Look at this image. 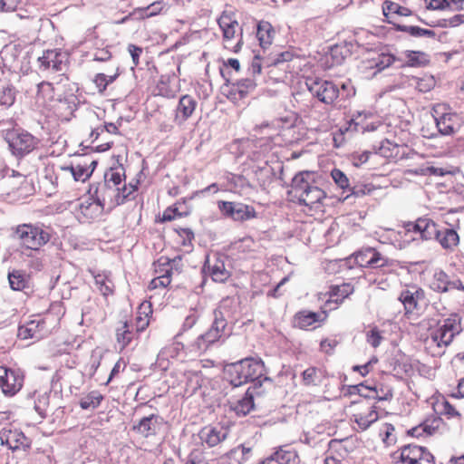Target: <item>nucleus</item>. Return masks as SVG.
<instances>
[{
    "label": "nucleus",
    "mask_w": 464,
    "mask_h": 464,
    "mask_svg": "<svg viewBox=\"0 0 464 464\" xmlns=\"http://www.w3.org/2000/svg\"><path fill=\"white\" fill-rule=\"evenodd\" d=\"M228 437V430L224 426L208 425L198 431V438L203 447L211 449L218 446Z\"/></svg>",
    "instance_id": "obj_20"
},
{
    "label": "nucleus",
    "mask_w": 464,
    "mask_h": 464,
    "mask_svg": "<svg viewBox=\"0 0 464 464\" xmlns=\"http://www.w3.org/2000/svg\"><path fill=\"white\" fill-rule=\"evenodd\" d=\"M96 165L97 161L82 157L75 163L67 167H63L62 169L70 171L73 176L74 180L85 181L92 176Z\"/></svg>",
    "instance_id": "obj_26"
},
{
    "label": "nucleus",
    "mask_w": 464,
    "mask_h": 464,
    "mask_svg": "<svg viewBox=\"0 0 464 464\" xmlns=\"http://www.w3.org/2000/svg\"><path fill=\"white\" fill-rule=\"evenodd\" d=\"M5 139L12 153L17 157L29 154L39 143L34 136L23 130H8Z\"/></svg>",
    "instance_id": "obj_11"
},
{
    "label": "nucleus",
    "mask_w": 464,
    "mask_h": 464,
    "mask_svg": "<svg viewBox=\"0 0 464 464\" xmlns=\"http://www.w3.org/2000/svg\"><path fill=\"white\" fill-rule=\"evenodd\" d=\"M64 55L58 50H47L38 58L40 68L43 70L63 71L65 66Z\"/></svg>",
    "instance_id": "obj_34"
},
{
    "label": "nucleus",
    "mask_w": 464,
    "mask_h": 464,
    "mask_svg": "<svg viewBox=\"0 0 464 464\" xmlns=\"http://www.w3.org/2000/svg\"><path fill=\"white\" fill-rule=\"evenodd\" d=\"M461 331V319L457 314H451L449 317L439 320L428 328L426 335L421 338L424 350L433 357L443 355L446 348Z\"/></svg>",
    "instance_id": "obj_2"
},
{
    "label": "nucleus",
    "mask_w": 464,
    "mask_h": 464,
    "mask_svg": "<svg viewBox=\"0 0 464 464\" xmlns=\"http://www.w3.org/2000/svg\"><path fill=\"white\" fill-rule=\"evenodd\" d=\"M182 218H186V212H179L178 208L173 204L165 208L162 214L156 218V222L166 223Z\"/></svg>",
    "instance_id": "obj_56"
},
{
    "label": "nucleus",
    "mask_w": 464,
    "mask_h": 464,
    "mask_svg": "<svg viewBox=\"0 0 464 464\" xmlns=\"http://www.w3.org/2000/svg\"><path fill=\"white\" fill-rule=\"evenodd\" d=\"M276 30L273 25L265 20L259 21L256 24V38L262 48L269 47L275 39Z\"/></svg>",
    "instance_id": "obj_43"
},
{
    "label": "nucleus",
    "mask_w": 464,
    "mask_h": 464,
    "mask_svg": "<svg viewBox=\"0 0 464 464\" xmlns=\"http://www.w3.org/2000/svg\"><path fill=\"white\" fill-rule=\"evenodd\" d=\"M367 389L373 392L372 395L378 401H388L392 398L393 391L392 389L384 383L374 384L373 386H366Z\"/></svg>",
    "instance_id": "obj_55"
},
{
    "label": "nucleus",
    "mask_w": 464,
    "mask_h": 464,
    "mask_svg": "<svg viewBox=\"0 0 464 464\" xmlns=\"http://www.w3.org/2000/svg\"><path fill=\"white\" fill-rule=\"evenodd\" d=\"M410 84L420 92H428L436 86V80L430 74H423L420 77L412 76Z\"/></svg>",
    "instance_id": "obj_49"
},
{
    "label": "nucleus",
    "mask_w": 464,
    "mask_h": 464,
    "mask_svg": "<svg viewBox=\"0 0 464 464\" xmlns=\"http://www.w3.org/2000/svg\"><path fill=\"white\" fill-rule=\"evenodd\" d=\"M398 299L403 305L405 315L410 318L419 310L420 303L425 299V292L420 286L410 285L401 292Z\"/></svg>",
    "instance_id": "obj_17"
},
{
    "label": "nucleus",
    "mask_w": 464,
    "mask_h": 464,
    "mask_svg": "<svg viewBox=\"0 0 464 464\" xmlns=\"http://www.w3.org/2000/svg\"><path fill=\"white\" fill-rule=\"evenodd\" d=\"M354 293V285L351 283H343L341 285H332L326 293L328 299L325 301V305L329 306L332 304H335L334 308L341 305L346 298Z\"/></svg>",
    "instance_id": "obj_30"
},
{
    "label": "nucleus",
    "mask_w": 464,
    "mask_h": 464,
    "mask_svg": "<svg viewBox=\"0 0 464 464\" xmlns=\"http://www.w3.org/2000/svg\"><path fill=\"white\" fill-rule=\"evenodd\" d=\"M302 375L304 385H316L320 379V370L316 367H309L303 372Z\"/></svg>",
    "instance_id": "obj_62"
},
{
    "label": "nucleus",
    "mask_w": 464,
    "mask_h": 464,
    "mask_svg": "<svg viewBox=\"0 0 464 464\" xmlns=\"http://www.w3.org/2000/svg\"><path fill=\"white\" fill-rule=\"evenodd\" d=\"M163 423V419L156 414L143 417L140 421L133 425L132 430L143 438H150L158 433L160 427Z\"/></svg>",
    "instance_id": "obj_28"
},
{
    "label": "nucleus",
    "mask_w": 464,
    "mask_h": 464,
    "mask_svg": "<svg viewBox=\"0 0 464 464\" xmlns=\"http://www.w3.org/2000/svg\"><path fill=\"white\" fill-rule=\"evenodd\" d=\"M119 73H115L114 75L110 76L104 73H97L94 75L92 82L95 84L98 92L100 94H103L107 89V86L112 83L117 79Z\"/></svg>",
    "instance_id": "obj_57"
},
{
    "label": "nucleus",
    "mask_w": 464,
    "mask_h": 464,
    "mask_svg": "<svg viewBox=\"0 0 464 464\" xmlns=\"http://www.w3.org/2000/svg\"><path fill=\"white\" fill-rule=\"evenodd\" d=\"M174 231L180 238V244L183 246H191L195 239L194 232L188 227H177Z\"/></svg>",
    "instance_id": "obj_63"
},
{
    "label": "nucleus",
    "mask_w": 464,
    "mask_h": 464,
    "mask_svg": "<svg viewBox=\"0 0 464 464\" xmlns=\"http://www.w3.org/2000/svg\"><path fill=\"white\" fill-rule=\"evenodd\" d=\"M433 410L438 416H445L448 420L456 419L462 420V414L457 408L448 401L444 397L437 399L433 403Z\"/></svg>",
    "instance_id": "obj_45"
},
{
    "label": "nucleus",
    "mask_w": 464,
    "mask_h": 464,
    "mask_svg": "<svg viewBox=\"0 0 464 464\" xmlns=\"http://www.w3.org/2000/svg\"><path fill=\"white\" fill-rule=\"evenodd\" d=\"M205 333L208 334V338L212 339L216 343L229 335L227 321L225 318L221 308L214 311V321L210 328Z\"/></svg>",
    "instance_id": "obj_32"
},
{
    "label": "nucleus",
    "mask_w": 464,
    "mask_h": 464,
    "mask_svg": "<svg viewBox=\"0 0 464 464\" xmlns=\"http://www.w3.org/2000/svg\"><path fill=\"white\" fill-rule=\"evenodd\" d=\"M224 372L227 382L235 387L257 382L260 388L262 382H271V380L265 376V363L261 359L248 357L228 363Z\"/></svg>",
    "instance_id": "obj_4"
},
{
    "label": "nucleus",
    "mask_w": 464,
    "mask_h": 464,
    "mask_svg": "<svg viewBox=\"0 0 464 464\" xmlns=\"http://www.w3.org/2000/svg\"><path fill=\"white\" fill-rule=\"evenodd\" d=\"M24 380L20 371L0 366V388L5 396L15 395L23 388Z\"/></svg>",
    "instance_id": "obj_14"
},
{
    "label": "nucleus",
    "mask_w": 464,
    "mask_h": 464,
    "mask_svg": "<svg viewBox=\"0 0 464 464\" xmlns=\"http://www.w3.org/2000/svg\"><path fill=\"white\" fill-rule=\"evenodd\" d=\"M35 104L53 111L59 118L69 120L76 107L74 84L62 73L53 81H43L37 84Z\"/></svg>",
    "instance_id": "obj_1"
},
{
    "label": "nucleus",
    "mask_w": 464,
    "mask_h": 464,
    "mask_svg": "<svg viewBox=\"0 0 464 464\" xmlns=\"http://www.w3.org/2000/svg\"><path fill=\"white\" fill-rule=\"evenodd\" d=\"M305 84L311 94L321 102L334 105L340 96L338 85L321 78H307Z\"/></svg>",
    "instance_id": "obj_10"
},
{
    "label": "nucleus",
    "mask_w": 464,
    "mask_h": 464,
    "mask_svg": "<svg viewBox=\"0 0 464 464\" xmlns=\"http://www.w3.org/2000/svg\"><path fill=\"white\" fill-rule=\"evenodd\" d=\"M95 285L102 295L105 297L112 295L114 285L111 279L105 274H97L94 276Z\"/></svg>",
    "instance_id": "obj_53"
},
{
    "label": "nucleus",
    "mask_w": 464,
    "mask_h": 464,
    "mask_svg": "<svg viewBox=\"0 0 464 464\" xmlns=\"http://www.w3.org/2000/svg\"><path fill=\"white\" fill-rule=\"evenodd\" d=\"M353 419L361 430H365L379 419L377 407L367 400L357 401L353 405Z\"/></svg>",
    "instance_id": "obj_12"
},
{
    "label": "nucleus",
    "mask_w": 464,
    "mask_h": 464,
    "mask_svg": "<svg viewBox=\"0 0 464 464\" xmlns=\"http://www.w3.org/2000/svg\"><path fill=\"white\" fill-rule=\"evenodd\" d=\"M382 126L380 116L371 111L357 112L349 121L348 130L355 132H372Z\"/></svg>",
    "instance_id": "obj_16"
},
{
    "label": "nucleus",
    "mask_w": 464,
    "mask_h": 464,
    "mask_svg": "<svg viewBox=\"0 0 464 464\" xmlns=\"http://www.w3.org/2000/svg\"><path fill=\"white\" fill-rule=\"evenodd\" d=\"M10 287L14 291H26L32 288L31 275L22 269H13L7 276Z\"/></svg>",
    "instance_id": "obj_39"
},
{
    "label": "nucleus",
    "mask_w": 464,
    "mask_h": 464,
    "mask_svg": "<svg viewBox=\"0 0 464 464\" xmlns=\"http://www.w3.org/2000/svg\"><path fill=\"white\" fill-rule=\"evenodd\" d=\"M218 208L225 218L235 221H246L256 217V212L252 206L241 203L219 200Z\"/></svg>",
    "instance_id": "obj_13"
},
{
    "label": "nucleus",
    "mask_w": 464,
    "mask_h": 464,
    "mask_svg": "<svg viewBox=\"0 0 464 464\" xmlns=\"http://www.w3.org/2000/svg\"><path fill=\"white\" fill-rule=\"evenodd\" d=\"M7 184L11 188V193L16 194L18 197H26L34 191L32 181L20 173L14 174L9 178Z\"/></svg>",
    "instance_id": "obj_37"
},
{
    "label": "nucleus",
    "mask_w": 464,
    "mask_h": 464,
    "mask_svg": "<svg viewBox=\"0 0 464 464\" xmlns=\"http://www.w3.org/2000/svg\"><path fill=\"white\" fill-rule=\"evenodd\" d=\"M397 31L407 33L415 37L435 38L436 36L434 31L414 25H397Z\"/></svg>",
    "instance_id": "obj_54"
},
{
    "label": "nucleus",
    "mask_w": 464,
    "mask_h": 464,
    "mask_svg": "<svg viewBox=\"0 0 464 464\" xmlns=\"http://www.w3.org/2000/svg\"><path fill=\"white\" fill-rule=\"evenodd\" d=\"M103 399V395L99 391H92L81 397L79 405L82 410H94L101 405Z\"/></svg>",
    "instance_id": "obj_50"
},
{
    "label": "nucleus",
    "mask_w": 464,
    "mask_h": 464,
    "mask_svg": "<svg viewBox=\"0 0 464 464\" xmlns=\"http://www.w3.org/2000/svg\"><path fill=\"white\" fill-rule=\"evenodd\" d=\"M216 342H214L212 339L208 337V334L206 333L200 334L189 346L188 350L189 353H192L194 354L201 355L204 353H206L212 344H214Z\"/></svg>",
    "instance_id": "obj_51"
},
{
    "label": "nucleus",
    "mask_w": 464,
    "mask_h": 464,
    "mask_svg": "<svg viewBox=\"0 0 464 464\" xmlns=\"http://www.w3.org/2000/svg\"><path fill=\"white\" fill-rule=\"evenodd\" d=\"M298 460L296 450L289 445L278 447L269 457L266 458L261 464H295Z\"/></svg>",
    "instance_id": "obj_29"
},
{
    "label": "nucleus",
    "mask_w": 464,
    "mask_h": 464,
    "mask_svg": "<svg viewBox=\"0 0 464 464\" xmlns=\"http://www.w3.org/2000/svg\"><path fill=\"white\" fill-rule=\"evenodd\" d=\"M339 343L340 342L335 337L323 338L319 344L320 351L325 354L332 355Z\"/></svg>",
    "instance_id": "obj_64"
},
{
    "label": "nucleus",
    "mask_w": 464,
    "mask_h": 464,
    "mask_svg": "<svg viewBox=\"0 0 464 464\" xmlns=\"http://www.w3.org/2000/svg\"><path fill=\"white\" fill-rule=\"evenodd\" d=\"M435 239L439 242L440 246L448 252L455 251L460 242L458 232L453 228L448 227L438 229Z\"/></svg>",
    "instance_id": "obj_38"
},
{
    "label": "nucleus",
    "mask_w": 464,
    "mask_h": 464,
    "mask_svg": "<svg viewBox=\"0 0 464 464\" xmlns=\"http://www.w3.org/2000/svg\"><path fill=\"white\" fill-rule=\"evenodd\" d=\"M205 269L215 282L224 283L230 276V273L226 269L224 262L219 259H215L213 262L207 260Z\"/></svg>",
    "instance_id": "obj_44"
},
{
    "label": "nucleus",
    "mask_w": 464,
    "mask_h": 464,
    "mask_svg": "<svg viewBox=\"0 0 464 464\" xmlns=\"http://www.w3.org/2000/svg\"><path fill=\"white\" fill-rule=\"evenodd\" d=\"M416 226L420 237L426 240L435 238L439 229L437 224L431 218L427 217L419 218L416 220Z\"/></svg>",
    "instance_id": "obj_46"
},
{
    "label": "nucleus",
    "mask_w": 464,
    "mask_h": 464,
    "mask_svg": "<svg viewBox=\"0 0 464 464\" xmlns=\"http://www.w3.org/2000/svg\"><path fill=\"white\" fill-rule=\"evenodd\" d=\"M394 62L395 57L392 53L373 52L362 61V65L364 69H374L376 72H381L391 66Z\"/></svg>",
    "instance_id": "obj_35"
},
{
    "label": "nucleus",
    "mask_w": 464,
    "mask_h": 464,
    "mask_svg": "<svg viewBox=\"0 0 464 464\" xmlns=\"http://www.w3.org/2000/svg\"><path fill=\"white\" fill-rule=\"evenodd\" d=\"M124 178L125 175L122 169H110L105 173L104 183L96 190V194H99V198L104 201L106 195H109L111 190L118 188L124 182Z\"/></svg>",
    "instance_id": "obj_24"
},
{
    "label": "nucleus",
    "mask_w": 464,
    "mask_h": 464,
    "mask_svg": "<svg viewBox=\"0 0 464 464\" xmlns=\"http://www.w3.org/2000/svg\"><path fill=\"white\" fill-rule=\"evenodd\" d=\"M152 307L151 304L148 302H144L140 304L137 309L136 317H135V330L139 334L145 331L150 325V318L152 316Z\"/></svg>",
    "instance_id": "obj_42"
},
{
    "label": "nucleus",
    "mask_w": 464,
    "mask_h": 464,
    "mask_svg": "<svg viewBox=\"0 0 464 464\" xmlns=\"http://www.w3.org/2000/svg\"><path fill=\"white\" fill-rule=\"evenodd\" d=\"M13 237L24 252H39L52 238L51 229L44 224L23 223L13 227Z\"/></svg>",
    "instance_id": "obj_6"
},
{
    "label": "nucleus",
    "mask_w": 464,
    "mask_h": 464,
    "mask_svg": "<svg viewBox=\"0 0 464 464\" xmlns=\"http://www.w3.org/2000/svg\"><path fill=\"white\" fill-rule=\"evenodd\" d=\"M116 342L120 351L124 350L133 340L138 339L139 334L133 330V324L128 320H121L115 328Z\"/></svg>",
    "instance_id": "obj_31"
},
{
    "label": "nucleus",
    "mask_w": 464,
    "mask_h": 464,
    "mask_svg": "<svg viewBox=\"0 0 464 464\" xmlns=\"http://www.w3.org/2000/svg\"><path fill=\"white\" fill-rule=\"evenodd\" d=\"M393 459L401 464H435L433 454L425 447L407 444L393 453Z\"/></svg>",
    "instance_id": "obj_8"
},
{
    "label": "nucleus",
    "mask_w": 464,
    "mask_h": 464,
    "mask_svg": "<svg viewBox=\"0 0 464 464\" xmlns=\"http://www.w3.org/2000/svg\"><path fill=\"white\" fill-rule=\"evenodd\" d=\"M15 100L14 89L10 86L0 87V105L10 107Z\"/></svg>",
    "instance_id": "obj_60"
},
{
    "label": "nucleus",
    "mask_w": 464,
    "mask_h": 464,
    "mask_svg": "<svg viewBox=\"0 0 464 464\" xmlns=\"http://www.w3.org/2000/svg\"><path fill=\"white\" fill-rule=\"evenodd\" d=\"M430 288L438 293H447L453 290L464 292V284L460 279H450V276L443 270L433 274Z\"/></svg>",
    "instance_id": "obj_21"
},
{
    "label": "nucleus",
    "mask_w": 464,
    "mask_h": 464,
    "mask_svg": "<svg viewBox=\"0 0 464 464\" xmlns=\"http://www.w3.org/2000/svg\"><path fill=\"white\" fill-rule=\"evenodd\" d=\"M435 121L439 131L443 135H451L458 131L463 124L462 117L446 103H437L433 107Z\"/></svg>",
    "instance_id": "obj_9"
},
{
    "label": "nucleus",
    "mask_w": 464,
    "mask_h": 464,
    "mask_svg": "<svg viewBox=\"0 0 464 464\" xmlns=\"http://www.w3.org/2000/svg\"><path fill=\"white\" fill-rule=\"evenodd\" d=\"M345 264L352 268L354 264L362 268L375 270L377 274H396L399 264L396 260L383 255L375 247H362L345 259Z\"/></svg>",
    "instance_id": "obj_5"
},
{
    "label": "nucleus",
    "mask_w": 464,
    "mask_h": 464,
    "mask_svg": "<svg viewBox=\"0 0 464 464\" xmlns=\"http://www.w3.org/2000/svg\"><path fill=\"white\" fill-rule=\"evenodd\" d=\"M328 312L322 310L320 313L301 310L293 316V326L301 330H308L310 327L317 328L325 324L328 319Z\"/></svg>",
    "instance_id": "obj_15"
},
{
    "label": "nucleus",
    "mask_w": 464,
    "mask_h": 464,
    "mask_svg": "<svg viewBox=\"0 0 464 464\" xmlns=\"http://www.w3.org/2000/svg\"><path fill=\"white\" fill-rule=\"evenodd\" d=\"M0 439L2 443L7 445L13 451L27 450L31 447V440L18 430L4 428L0 431Z\"/></svg>",
    "instance_id": "obj_22"
},
{
    "label": "nucleus",
    "mask_w": 464,
    "mask_h": 464,
    "mask_svg": "<svg viewBox=\"0 0 464 464\" xmlns=\"http://www.w3.org/2000/svg\"><path fill=\"white\" fill-rule=\"evenodd\" d=\"M444 428L445 422L443 419L440 416L432 415L420 425L412 428L410 430V434L416 438L442 435Z\"/></svg>",
    "instance_id": "obj_19"
},
{
    "label": "nucleus",
    "mask_w": 464,
    "mask_h": 464,
    "mask_svg": "<svg viewBox=\"0 0 464 464\" xmlns=\"http://www.w3.org/2000/svg\"><path fill=\"white\" fill-rule=\"evenodd\" d=\"M261 394L262 392L259 391L257 383H255L253 387L248 388L242 399L238 400L235 404L234 411L236 413L242 416L248 414L254 408V395Z\"/></svg>",
    "instance_id": "obj_40"
},
{
    "label": "nucleus",
    "mask_w": 464,
    "mask_h": 464,
    "mask_svg": "<svg viewBox=\"0 0 464 464\" xmlns=\"http://www.w3.org/2000/svg\"><path fill=\"white\" fill-rule=\"evenodd\" d=\"M447 10L459 12L450 19V25L457 26L464 23V0H449Z\"/></svg>",
    "instance_id": "obj_52"
},
{
    "label": "nucleus",
    "mask_w": 464,
    "mask_h": 464,
    "mask_svg": "<svg viewBox=\"0 0 464 464\" xmlns=\"http://www.w3.org/2000/svg\"><path fill=\"white\" fill-rule=\"evenodd\" d=\"M138 184V180L135 182L131 181L129 184H126L124 181L118 188L111 190L109 195H106L103 204H107L110 207L123 204L137 191Z\"/></svg>",
    "instance_id": "obj_25"
},
{
    "label": "nucleus",
    "mask_w": 464,
    "mask_h": 464,
    "mask_svg": "<svg viewBox=\"0 0 464 464\" xmlns=\"http://www.w3.org/2000/svg\"><path fill=\"white\" fill-rule=\"evenodd\" d=\"M156 89L159 95L168 99L175 98L179 92V88L174 84V79L169 76H161Z\"/></svg>",
    "instance_id": "obj_48"
},
{
    "label": "nucleus",
    "mask_w": 464,
    "mask_h": 464,
    "mask_svg": "<svg viewBox=\"0 0 464 464\" xmlns=\"http://www.w3.org/2000/svg\"><path fill=\"white\" fill-rule=\"evenodd\" d=\"M227 87V99L233 102H237L252 93L256 87V83L253 79L246 78L238 80L236 82L228 83Z\"/></svg>",
    "instance_id": "obj_23"
},
{
    "label": "nucleus",
    "mask_w": 464,
    "mask_h": 464,
    "mask_svg": "<svg viewBox=\"0 0 464 464\" xmlns=\"http://www.w3.org/2000/svg\"><path fill=\"white\" fill-rule=\"evenodd\" d=\"M289 195L299 205L314 212L324 210L327 198L326 192L317 185L314 173L310 171H302L294 177Z\"/></svg>",
    "instance_id": "obj_3"
},
{
    "label": "nucleus",
    "mask_w": 464,
    "mask_h": 464,
    "mask_svg": "<svg viewBox=\"0 0 464 464\" xmlns=\"http://www.w3.org/2000/svg\"><path fill=\"white\" fill-rule=\"evenodd\" d=\"M331 177L336 186L344 192L350 189V181L348 177L339 169H334L331 171Z\"/></svg>",
    "instance_id": "obj_59"
},
{
    "label": "nucleus",
    "mask_w": 464,
    "mask_h": 464,
    "mask_svg": "<svg viewBox=\"0 0 464 464\" xmlns=\"http://www.w3.org/2000/svg\"><path fill=\"white\" fill-rule=\"evenodd\" d=\"M394 430L395 429L393 425L388 422L383 423L380 427L379 435L382 441L388 446L393 444L396 441Z\"/></svg>",
    "instance_id": "obj_58"
},
{
    "label": "nucleus",
    "mask_w": 464,
    "mask_h": 464,
    "mask_svg": "<svg viewBox=\"0 0 464 464\" xmlns=\"http://www.w3.org/2000/svg\"><path fill=\"white\" fill-rule=\"evenodd\" d=\"M382 13L386 18L387 23L392 24L397 30V25H401L397 23L398 17L411 16L412 11L406 7L399 5L398 3L386 0L382 4Z\"/></svg>",
    "instance_id": "obj_33"
},
{
    "label": "nucleus",
    "mask_w": 464,
    "mask_h": 464,
    "mask_svg": "<svg viewBox=\"0 0 464 464\" xmlns=\"http://www.w3.org/2000/svg\"><path fill=\"white\" fill-rule=\"evenodd\" d=\"M405 57L411 66L421 65L428 62L427 55L420 51H407Z\"/></svg>",
    "instance_id": "obj_61"
},
{
    "label": "nucleus",
    "mask_w": 464,
    "mask_h": 464,
    "mask_svg": "<svg viewBox=\"0 0 464 464\" xmlns=\"http://www.w3.org/2000/svg\"><path fill=\"white\" fill-rule=\"evenodd\" d=\"M96 195L97 199L87 197L79 204L78 218L81 222L90 223L98 219L102 216L106 204H103V201L99 198V194Z\"/></svg>",
    "instance_id": "obj_18"
},
{
    "label": "nucleus",
    "mask_w": 464,
    "mask_h": 464,
    "mask_svg": "<svg viewBox=\"0 0 464 464\" xmlns=\"http://www.w3.org/2000/svg\"><path fill=\"white\" fill-rule=\"evenodd\" d=\"M348 454L344 440H332L329 442L324 464H342V459Z\"/></svg>",
    "instance_id": "obj_41"
},
{
    "label": "nucleus",
    "mask_w": 464,
    "mask_h": 464,
    "mask_svg": "<svg viewBox=\"0 0 464 464\" xmlns=\"http://www.w3.org/2000/svg\"><path fill=\"white\" fill-rule=\"evenodd\" d=\"M174 262L175 260H170L166 256H160L157 261L153 263L154 277H169L171 279L174 273Z\"/></svg>",
    "instance_id": "obj_47"
},
{
    "label": "nucleus",
    "mask_w": 464,
    "mask_h": 464,
    "mask_svg": "<svg viewBox=\"0 0 464 464\" xmlns=\"http://www.w3.org/2000/svg\"><path fill=\"white\" fill-rule=\"evenodd\" d=\"M397 140H390L386 139L382 141L378 148V153L386 159L396 158L400 153V147L408 146L410 133L408 131L401 130V136L398 137Z\"/></svg>",
    "instance_id": "obj_27"
},
{
    "label": "nucleus",
    "mask_w": 464,
    "mask_h": 464,
    "mask_svg": "<svg viewBox=\"0 0 464 464\" xmlns=\"http://www.w3.org/2000/svg\"><path fill=\"white\" fill-rule=\"evenodd\" d=\"M198 107V101L190 94L182 95L178 102L175 119L182 122L192 117Z\"/></svg>",
    "instance_id": "obj_36"
},
{
    "label": "nucleus",
    "mask_w": 464,
    "mask_h": 464,
    "mask_svg": "<svg viewBox=\"0 0 464 464\" xmlns=\"http://www.w3.org/2000/svg\"><path fill=\"white\" fill-rule=\"evenodd\" d=\"M222 32V45L229 52L237 53L244 44L243 28L239 25L236 13L231 9L224 10L218 18Z\"/></svg>",
    "instance_id": "obj_7"
}]
</instances>
